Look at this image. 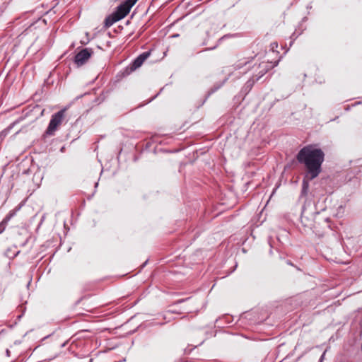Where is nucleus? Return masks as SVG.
Here are the masks:
<instances>
[{
  "label": "nucleus",
  "instance_id": "obj_15",
  "mask_svg": "<svg viewBox=\"0 0 362 362\" xmlns=\"http://www.w3.org/2000/svg\"><path fill=\"white\" fill-rule=\"evenodd\" d=\"M255 76H253L252 78L249 79L247 83H246V87L247 88H251L252 87V86L254 85L255 82L256 81H255V78H254Z\"/></svg>",
  "mask_w": 362,
  "mask_h": 362
},
{
  "label": "nucleus",
  "instance_id": "obj_21",
  "mask_svg": "<svg viewBox=\"0 0 362 362\" xmlns=\"http://www.w3.org/2000/svg\"><path fill=\"white\" fill-rule=\"evenodd\" d=\"M324 355H325V353H323V354L321 356L320 361H322L323 359Z\"/></svg>",
  "mask_w": 362,
  "mask_h": 362
},
{
  "label": "nucleus",
  "instance_id": "obj_16",
  "mask_svg": "<svg viewBox=\"0 0 362 362\" xmlns=\"http://www.w3.org/2000/svg\"><path fill=\"white\" fill-rule=\"evenodd\" d=\"M230 36H231V35H229V34H228V35H223V37H221V38H219V40H218V44H217L216 46H214V47L211 48L210 49H215V48L218 46V44H219V43H220L223 40L226 39V38H228V37H230Z\"/></svg>",
  "mask_w": 362,
  "mask_h": 362
},
{
  "label": "nucleus",
  "instance_id": "obj_8",
  "mask_svg": "<svg viewBox=\"0 0 362 362\" xmlns=\"http://www.w3.org/2000/svg\"><path fill=\"white\" fill-rule=\"evenodd\" d=\"M142 62L137 57L132 63L129 65V66L127 67V69H130V71H133L136 70V69L139 68L142 65Z\"/></svg>",
  "mask_w": 362,
  "mask_h": 362
},
{
  "label": "nucleus",
  "instance_id": "obj_18",
  "mask_svg": "<svg viewBox=\"0 0 362 362\" xmlns=\"http://www.w3.org/2000/svg\"><path fill=\"white\" fill-rule=\"evenodd\" d=\"M272 49H274V47H278V44L276 42H274L272 44Z\"/></svg>",
  "mask_w": 362,
  "mask_h": 362
},
{
  "label": "nucleus",
  "instance_id": "obj_20",
  "mask_svg": "<svg viewBox=\"0 0 362 362\" xmlns=\"http://www.w3.org/2000/svg\"><path fill=\"white\" fill-rule=\"evenodd\" d=\"M147 264V261H146L143 264H142V267H144L146 266V264Z\"/></svg>",
  "mask_w": 362,
  "mask_h": 362
},
{
  "label": "nucleus",
  "instance_id": "obj_12",
  "mask_svg": "<svg viewBox=\"0 0 362 362\" xmlns=\"http://www.w3.org/2000/svg\"><path fill=\"white\" fill-rule=\"evenodd\" d=\"M150 56V52H143L142 54H139L138 56L139 59H140V60L141 61L142 63L144 62V61L146 59H147L148 58V57Z\"/></svg>",
  "mask_w": 362,
  "mask_h": 362
},
{
  "label": "nucleus",
  "instance_id": "obj_2",
  "mask_svg": "<svg viewBox=\"0 0 362 362\" xmlns=\"http://www.w3.org/2000/svg\"><path fill=\"white\" fill-rule=\"evenodd\" d=\"M66 112V108H63L52 115L48 126L43 134L44 137L55 135L56 132L65 122Z\"/></svg>",
  "mask_w": 362,
  "mask_h": 362
},
{
  "label": "nucleus",
  "instance_id": "obj_9",
  "mask_svg": "<svg viewBox=\"0 0 362 362\" xmlns=\"http://www.w3.org/2000/svg\"><path fill=\"white\" fill-rule=\"evenodd\" d=\"M18 210V209L10 211L8 214L2 220V221L7 226L10 220L16 215V213Z\"/></svg>",
  "mask_w": 362,
  "mask_h": 362
},
{
  "label": "nucleus",
  "instance_id": "obj_1",
  "mask_svg": "<svg viewBox=\"0 0 362 362\" xmlns=\"http://www.w3.org/2000/svg\"><path fill=\"white\" fill-rule=\"evenodd\" d=\"M296 158L300 164L304 165L306 177L312 180L316 178L322 171L325 153L321 148L314 145H308L298 151Z\"/></svg>",
  "mask_w": 362,
  "mask_h": 362
},
{
  "label": "nucleus",
  "instance_id": "obj_10",
  "mask_svg": "<svg viewBox=\"0 0 362 362\" xmlns=\"http://www.w3.org/2000/svg\"><path fill=\"white\" fill-rule=\"evenodd\" d=\"M249 62L250 61L248 60L241 59L237 64H235L234 68L235 69H240L244 66H246L247 64H249Z\"/></svg>",
  "mask_w": 362,
  "mask_h": 362
},
{
  "label": "nucleus",
  "instance_id": "obj_3",
  "mask_svg": "<svg viewBox=\"0 0 362 362\" xmlns=\"http://www.w3.org/2000/svg\"><path fill=\"white\" fill-rule=\"evenodd\" d=\"M93 53V52L91 48H84L76 54L74 57V62L78 66H81L86 62Z\"/></svg>",
  "mask_w": 362,
  "mask_h": 362
},
{
  "label": "nucleus",
  "instance_id": "obj_19",
  "mask_svg": "<svg viewBox=\"0 0 362 362\" xmlns=\"http://www.w3.org/2000/svg\"><path fill=\"white\" fill-rule=\"evenodd\" d=\"M6 355H7L8 356H10V351H9L8 349H6Z\"/></svg>",
  "mask_w": 362,
  "mask_h": 362
},
{
  "label": "nucleus",
  "instance_id": "obj_17",
  "mask_svg": "<svg viewBox=\"0 0 362 362\" xmlns=\"http://www.w3.org/2000/svg\"><path fill=\"white\" fill-rule=\"evenodd\" d=\"M6 228V225L3 221H1L0 223V234L2 233L5 230Z\"/></svg>",
  "mask_w": 362,
  "mask_h": 362
},
{
  "label": "nucleus",
  "instance_id": "obj_14",
  "mask_svg": "<svg viewBox=\"0 0 362 362\" xmlns=\"http://www.w3.org/2000/svg\"><path fill=\"white\" fill-rule=\"evenodd\" d=\"M150 56V52H143L142 54H139L138 56L139 59H140V60L141 61L142 63L144 62V61L146 59H147L148 58V57Z\"/></svg>",
  "mask_w": 362,
  "mask_h": 362
},
{
  "label": "nucleus",
  "instance_id": "obj_6",
  "mask_svg": "<svg viewBox=\"0 0 362 362\" xmlns=\"http://www.w3.org/2000/svg\"><path fill=\"white\" fill-rule=\"evenodd\" d=\"M119 20L116 17V16L112 13L111 15L106 17L105 20V26L109 28L112 26L115 23L119 21Z\"/></svg>",
  "mask_w": 362,
  "mask_h": 362
},
{
  "label": "nucleus",
  "instance_id": "obj_22",
  "mask_svg": "<svg viewBox=\"0 0 362 362\" xmlns=\"http://www.w3.org/2000/svg\"><path fill=\"white\" fill-rule=\"evenodd\" d=\"M65 344H66V343L62 344V346H65Z\"/></svg>",
  "mask_w": 362,
  "mask_h": 362
},
{
  "label": "nucleus",
  "instance_id": "obj_11",
  "mask_svg": "<svg viewBox=\"0 0 362 362\" xmlns=\"http://www.w3.org/2000/svg\"><path fill=\"white\" fill-rule=\"evenodd\" d=\"M138 0H125L122 2L129 10L133 7V6L137 2Z\"/></svg>",
  "mask_w": 362,
  "mask_h": 362
},
{
  "label": "nucleus",
  "instance_id": "obj_5",
  "mask_svg": "<svg viewBox=\"0 0 362 362\" xmlns=\"http://www.w3.org/2000/svg\"><path fill=\"white\" fill-rule=\"evenodd\" d=\"M258 68L259 69L258 74L254 76L255 77V81H259L269 70L268 65L265 63L259 64Z\"/></svg>",
  "mask_w": 362,
  "mask_h": 362
},
{
  "label": "nucleus",
  "instance_id": "obj_4",
  "mask_svg": "<svg viewBox=\"0 0 362 362\" xmlns=\"http://www.w3.org/2000/svg\"><path fill=\"white\" fill-rule=\"evenodd\" d=\"M130 10L123 3L119 4L113 13L120 21L124 18L129 13Z\"/></svg>",
  "mask_w": 362,
  "mask_h": 362
},
{
  "label": "nucleus",
  "instance_id": "obj_7",
  "mask_svg": "<svg viewBox=\"0 0 362 362\" xmlns=\"http://www.w3.org/2000/svg\"><path fill=\"white\" fill-rule=\"evenodd\" d=\"M309 190V182L308 180L303 179L302 182V189L300 192V197H306Z\"/></svg>",
  "mask_w": 362,
  "mask_h": 362
},
{
  "label": "nucleus",
  "instance_id": "obj_13",
  "mask_svg": "<svg viewBox=\"0 0 362 362\" xmlns=\"http://www.w3.org/2000/svg\"><path fill=\"white\" fill-rule=\"evenodd\" d=\"M150 56V52H143L142 54H139L138 56L139 59H140V60L141 61L142 63L144 62V61L146 59H147L148 58V57Z\"/></svg>",
  "mask_w": 362,
  "mask_h": 362
}]
</instances>
